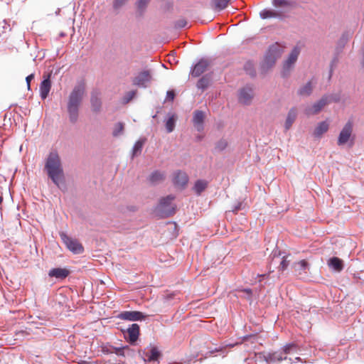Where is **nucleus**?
<instances>
[{"label": "nucleus", "instance_id": "1", "mask_svg": "<svg viewBox=\"0 0 364 364\" xmlns=\"http://www.w3.org/2000/svg\"><path fill=\"white\" fill-rule=\"evenodd\" d=\"M44 170L48 177L59 188L65 185V174L61 158L57 150H51L45 159Z\"/></svg>", "mask_w": 364, "mask_h": 364}, {"label": "nucleus", "instance_id": "2", "mask_svg": "<svg viewBox=\"0 0 364 364\" xmlns=\"http://www.w3.org/2000/svg\"><path fill=\"white\" fill-rule=\"evenodd\" d=\"M85 94V87L82 85L75 86L71 91L67 105V110L69 115V120L75 123L79 117V109Z\"/></svg>", "mask_w": 364, "mask_h": 364}, {"label": "nucleus", "instance_id": "3", "mask_svg": "<svg viewBox=\"0 0 364 364\" xmlns=\"http://www.w3.org/2000/svg\"><path fill=\"white\" fill-rule=\"evenodd\" d=\"M353 123L352 121H348L342 128L338 137L337 144L338 146H343L350 143L349 146L353 144L354 136H353Z\"/></svg>", "mask_w": 364, "mask_h": 364}, {"label": "nucleus", "instance_id": "4", "mask_svg": "<svg viewBox=\"0 0 364 364\" xmlns=\"http://www.w3.org/2000/svg\"><path fill=\"white\" fill-rule=\"evenodd\" d=\"M300 53V49L298 47H294L290 52L287 59L284 61L282 70V75L287 77L289 75L291 71L294 67V65L298 59Z\"/></svg>", "mask_w": 364, "mask_h": 364}, {"label": "nucleus", "instance_id": "5", "mask_svg": "<svg viewBox=\"0 0 364 364\" xmlns=\"http://www.w3.org/2000/svg\"><path fill=\"white\" fill-rule=\"evenodd\" d=\"M174 196L169 195L161 199L157 209L162 214V216L168 217L175 213L176 206L173 204Z\"/></svg>", "mask_w": 364, "mask_h": 364}, {"label": "nucleus", "instance_id": "6", "mask_svg": "<svg viewBox=\"0 0 364 364\" xmlns=\"http://www.w3.org/2000/svg\"><path fill=\"white\" fill-rule=\"evenodd\" d=\"M280 50L277 46H272L269 48L262 64L263 70H268L272 68L276 63L277 60L280 57Z\"/></svg>", "mask_w": 364, "mask_h": 364}, {"label": "nucleus", "instance_id": "7", "mask_svg": "<svg viewBox=\"0 0 364 364\" xmlns=\"http://www.w3.org/2000/svg\"><path fill=\"white\" fill-rule=\"evenodd\" d=\"M60 235L66 247L74 254H80L83 252V247L78 240L68 237L64 232H61Z\"/></svg>", "mask_w": 364, "mask_h": 364}, {"label": "nucleus", "instance_id": "8", "mask_svg": "<svg viewBox=\"0 0 364 364\" xmlns=\"http://www.w3.org/2000/svg\"><path fill=\"white\" fill-rule=\"evenodd\" d=\"M152 80L151 73L149 70L140 72L134 79L133 84L140 87H146Z\"/></svg>", "mask_w": 364, "mask_h": 364}, {"label": "nucleus", "instance_id": "9", "mask_svg": "<svg viewBox=\"0 0 364 364\" xmlns=\"http://www.w3.org/2000/svg\"><path fill=\"white\" fill-rule=\"evenodd\" d=\"M328 104V97L327 96H323L318 102H315L311 106L307 107L305 109V113L307 115L316 114Z\"/></svg>", "mask_w": 364, "mask_h": 364}, {"label": "nucleus", "instance_id": "10", "mask_svg": "<svg viewBox=\"0 0 364 364\" xmlns=\"http://www.w3.org/2000/svg\"><path fill=\"white\" fill-rule=\"evenodd\" d=\"M253 89L249 85H247L240 89L238 93L239 102L243 105H250L253 99Z\"/></svg>", "mask_w": 364, "mask_h": 364}, {"label": "nucleus", "instance_id": "11", "mask_svg": "<svg viewBox=\"0 0 364 364\" xmlns=\"http://www.w3.org/2000/svg\"><path fill=\"white\" fill-rule=\"evenodd\" d=\"M146 317L143 313L136 311H125L118 314L117 318L124 321H141Z\"/></svg>", "mask_w": 364, "mask_h": 364}, {"label": "nucleus", "instance_id": "12", "mask_svg": "<svg viewBox=\"0 0 364 364\" xmlns=\"http://www.w3.org/2000/svg\"><path fill=\"white\" fill-rule=\"evenodd\" d=\"M209 66V62L206 59L199 60L191 70V74L193 77H198L203 74Z\"/></svg>", "mask_w": 364, "mask_h": 364}, {"label": "nucleus", "instance_id": "13", "mask_svg": "<svg viewBox=\"0 0 364 364\" xmlns=\"http://www.w3.org/2000/svg\"><path fill=\"white\" fill-rule=\"evenodd\" d=\"M173 181L175 186L184 188L188 181V176L185 172L177 171L173 173Z\"/></svg>", "mask_w": 364, "mask_h": 364}, {"label": "nucleus", "instance_id": "14", "mask_svg": "<svg viewBox=\"0 0 364 364\" xmlns=\"http://www.w3.org/2000/svg\"><path fill=\"white\" fill-rule=\"evenodd\" d=\"M50 77V74H48L46 77H44L43 80L41 82L40 85V96L43 100H45L48 97L51 88V82Z\"/></svg>", "mask_w": 364, "mask_h": 364}, {"label": "nucleus", "instance_id": "15", "mask_svg": "<svg viewBox=\"0 0 364 364\" xmlns=\"http://www.w3.org/2000/svg\"><path fill=\"white\" fill-rule=\"evenodd\" d=\"M205 119V113L200 110H196L193 113V123L196 129L198 132L203 129V122Z\"/></svg>", "mask_w": 364, "mask_h": 364}, {"label": "nucleus", "instance_id": "16", "mask_svg": "<svg viewBox=\"0 0 364 364\" xmlns=\"http://www.w3.org/2000/svg\"><path fill=\"white\" fill-rule=\"evenodd\" d=\"M139 335V326L136 323L132 324L127 331L126 337L131 343H134Z\"/></svg>", "mask_w": 364, "mask_h": 364}, {"label": "nucleus", "instance_id": "17", "mask_svg": "<svg viewBox=\"0 0 364 364\" xmlns=\"http://www.w3.org/2000/svg\"><path fill=\"white\" fill-rule=\"evenodd\" d=\"M272 4L276 8L289 10L294 7L296 3L294 0H272Z\"/></svg>", "mask_w": 364, "mask_h": 364}, {"label": "nucleus", "instance_id": "18", "mask_svg": "<svg viewBox=\"0 0 364 364\" xmlns=\"http://www.w3.org/2000/svg\"><path fill=\"white\" fill-rule=\"evenodd\" d=\"M161 355V353L156 347H152L149 351L145 353L144 360L145 362L158 361Z\"/></svg>", "mask_w": 364, "mask_h": 364}, {"label": "nucleus", "instance_id": "19", "mask_svg": "<svg viewBox=\"0 0 364 364\" xmlns=\"http://www.w3.org/2000/svg\"><path fill=\"white\" fill-rule=\"evenodd\" d=\"M328 128L329 124L326 121L318 123L314 129V136L316 138H321L328 130Z\"/></svg>", "mask_w": 364, "mask_h": 364}, {"label": "nucleus", "instance_id": "20", "mask_svg": "<svg viewBox=\"0 0 364 364\" xmlns=\"http://www.w3.org/2000/svg\"><path fill=\"white\" fill-rule=\"evenodd\" d=\"M150 0H137L135 3L136 14L138 16H142L149 4Z\"/></svg>", "mask_w": 364, "mask_h": 364}, {"label": "nucleus", "instance_id": "21", "mask_svg": "<svg viewBox=\"0 0 364 364\" xmlns=\"http://www.w3.org/2000/svg\"><path fill=\"white\" fill-rule=\"evenodd\" d=\"M164 179L165 174L164 172L160 171H155L152 172L149 177V181L153 185L158 184L162 182Z\"/></svg>", "mask_w": 364, "mask_h": 364}, {"label": "nucleus", "instance_id": "22", "mask_svg": "<svg viewBox=\"0 0 364 364\" xmlns=\"http://www.w3.org/2000/svg\"><path fill=\"white\" fill-rule=\"evenodd\" d=\"M69 274V271L63 268H54L50 270L48 275L58 279H64Z\"/></svg>", "mask_w": 364, "mask_h": 364}, {"label": "nucleus", "instance_id": "23", "mask_svg": "<svg viewBox=\"0 0 364 364\" xmlns=\"http://www.w3.org/2000/svg\"><path fill=\"white\" fill-rule=\"evenodd\" d=\"M296 116H297V111H296V108H291L289 111L286 121H285L284 127H285L286 130H289L290 129L292 124L295 121Z\"/></svg>", "mask_w": 364, "mask_h": 364}, {"label": "nucleus", "instance_id": "24", "mask_svg": "<svg viewBox=\"0 0 364 364\" xmlns=\"http://www.w3.org/2000/svg\"><path fill=\"white\" fill-rule=\"evenodd\" d=\"M329 267L336 272H341L343 268V261L338 257H332L328 262Z\"/></svg>", "mask_w": 364, "mask_h": 364}, {"label": "nucleus", "instance_id": "25", "mask_svg": "<svg viewBox=\"0 0 364 364\" xmlns=\"http://www.w3.org/2000/svg\"><path fill=\"white\" fill-rule=\"evenodd\" d=\"M92 110L97 112L102 106L101 99L97 93H92L90 99Z\"/></svg>", "mask_w": 364, "mask_h": 364}, {"label": "nucleus", "instance_id": "26", "mask_svg": "<svg viewBox=\"0 0 364 364\" xmlns=\"http://www.w3.org/2000/svg\"><path fill=\"white\" fill-rule=\"evenodd\" d=\"M211 78L208 75L203 76L197 82V87L200 90H204L207 89L210 85Z\"/></svg>", "mask_w": 364, "mask_h": 364}, {"label": "nucleus", "instance_id": "27", "mask_svg": "<svg viewBox=\"0 0 364 364\" xmlns=\"http://www.w3.org/2000/svg\"><path fill=\"white\" fill-rule=\"evenodd\" d=\"M313 86L311 82H308L298 90V95L300 96H309L311 94Z\"/></svg>", "mask_w": 364, "mask_h": 364}, {"label": "nucleus", "instance_id": "28", "mask_svg": "<svg viewBox=\"0 0 364 364\" xmlns=\"http://www.w3.org/2000/svg\"><path fill=\"white\" fill-rule=\"evenodd\" d=\"M208 186V182L205 180H198L194 185L193 190L196 194L200 195Z\"/></svg>", "mask_w": 364, "mask_h": 364}, {"label": "nucleus", "instance_id": "29", "mask_svg": "<svg viewBox=\"0 0 364 364\" xmlns=\"http://www.w3.org/2000/svg\"><path fill=\"white\" fill-rule=\"evenodd\" d=\"M176 117L174 115H171L166 122V129L168 133H171L174 130L175 124H176Z\"/></svg>", "mask_w": 364, "mask_h": 364}, {"label": "nucleus", "instance_id": "30", "mask_svg": "<svg viewBox=\"0 0 364 364\" xmlns=\"http://www.w3.org/2000/svg\"><path fill=\"white\" fill-rule=\"evenodd\" d=\"M230 0H214V9L217 11H221L227 7Z\"/></svg>", "mask_w": 364, "mask_h": 364}, {"label": "nucleus", "instance_id": "31", "mask_svg": "<svg viewBox=\"0 0 364 364\" xmlns=\"http://www.w3.org/2000/svg\"><path fill=\"white\" fill-rule=\"evenodd\" d=\"M259 16L262 18L265 19L268 18H275L278 16V14L276 11L272 10L264 9L259 13Z\"/></svg>", "mask_w": 364, "mask_h": 364}, {"label": "nucleus", "instance_id": "32", "mask_svg": "<svg viewBox=\"0 0 364 364\" xmlns=\"http://www.w3.org/2000/svg\"><path fill=\"white\" fill-rule=\"evenodd\" d=\"M129 0H114L112 3L113 9L115 11H120Z\"/></svg>", "mask_w": 364, "mask_h": 364}, {"label": "nucleus", "instance_id": "33", "mask_svg": "<svg viewBox=\"0 0 364 364\" xmlns=\"http://www.w3.org/2000/svg\"><path fill=\"white\" fill-rule=\"evenodd\" d=\"M297 350H298V347L295 343L287 344L283 348V352L285 354H292V353H296Z\"/></svg>", "mask_w": 364, "mask_h": 364}, {"label": "nucleus", "instance_id": "34", "mask_svg": "<svg viewBox=\"0 0 364 364\" xmlns=\"http://www.w3.org/2000/svg\"><path fill=\"white\" fill-rule=\"evenodd\" d=\"M144 144V140H138L135 143L132 150L133 156L141 154Z\"/></svg>", "mask_w": 364, "mask_h": 364}, {"label": "nucleus", "instance_id": "35", "mask_svg": "<svg viewBox=\"0 0 364 364\" xmlns=\"http://www.w3.org/2000/svg\"><path fill=\"white\" fill-rule=\"evenodd\" d=\"M287 357H282L280 354L277 353H274L272 355H269L268 358H267V361L269 363H272V362H280L283 360H287Z\"/></svg>", "mask_w": 364, "mask_h": 364}, {"label": "nucleus", "instance_id": "36", "mask_svg": "<svg viewBox=\"0 0 364 364\" xmlns=\"http://www.w3.org/2000/svg\"><path fill=\"white\" fill-rule=\"evenodd\" d=\"M135 95L136 91L134 90L127 92V93H125L122 98L123 103L127 104L134 97Z\"/></svg>", "mask_w": 364, "mask_h": 364}, {"label": "nucleus", "instance_id": "37", "mask_svg": "<svg viewBox=\"0 0 364 364\" xmlns=\"http://www.w3.org/2000/svg\"><path fill=\"white\" fill-rule=\"evenodd\" d=\"M124 130V124L122 122H119L115 125V127L113 130V135L114 136H118L123 133Z\"/></svg>", "mask_w": 364, "mask_h": 364}, {"label": "nucleus", "instance_id": "38", "mask_svg": "<svg viewBox=\"0 0 364 364\" xmlns=\"http://www.w3.org/2000/svg\"><path fill=\"white\" fill-rule=\"evenodd\" d=\"M228 146V142L225 139L220 140L215 146V149L218 151H223Z\"/></svg>", "mask_w": 364, "mask_h": 364}, {"label": "nucleus", "instance_id": "39", "mask_svg": "<svg viewBox=\"0 0 364 364\" xmlns=\"http://www.w3.org/2000/svg\"><path fill=\"white\" fill-rule=\"evenodd\" d=\"M308 267V263L305 260H301L298 263L296 264V269L299 270H305Z\"/></svg>", "mask_w": 364, "mask_h": 364}, {"label": "nucleus", "instance_id": "40", "mask_svg": "<svg viewBox=\"0 0 364 364\" xmlns=\"http://www.w3.org/2000/svg\"><path fill=\"white\" fill-rule=\"evenodd\" d=\"M326 96L328 97V104L332 102H337L340 100V95L338 94H331Z\"/></svg>", "mask_w": 364, "mask_h": 364}, {"label": "nucleus", "instance_id": "41", "mask_svg": "<svg viewBox=\"0 0 364 364\" xmlns=\"http://www.w3.org/2000/svg\"><path fill=\"white\" fill-rule=\"evenodd\" d=\"M289 262L286 259L285 257H283L282 260L280 262L279 269L280 271H284L288 266Z\"/></svg>", "mask_w": 364, "mask_h": 364}, {"label": "nucleus", "instance_id": "42", "mask_svg": "<svg viewBox=\"0 0 364 364\" xmlns=\"http://www.w3.org/2000/svg\"><path fill=\"white\" fill-rule=\"evenodd\" d=\"M187 24V22L186 20L184 19H181L179 21H178L176 23V26L177 28H183L186 26Z\"/></svg>", "mask_w": 364, "mask_h": 364}, {"label": "nucleus", "instance_id": "43", "mask_svg": "<svg viewBox=\"0 0 364 364\" xmlns=\"http://www.w3.org/2000/svg\"><path fill=\"white\" fill-rule=\"evenodd\" d=\"M33 78H34V74H31V75H28L26 78V84H27V87H28V90L30 89V87H31V81Z\"/></svg>", "mask_w": 364, "mask_h": 364}, {"label": "nucleus", "instance_id": "44", "mask_svg": "<svg viewBox=\"0 0 364 364\" xmlns=\"http://www.w3.org/2000/svg\"><path fill=\"white\" fill-rule=\"evenodd\" d=\"M174 97H175V93H174V92L173 90H169V91L167 92V93H166V99L168 100H171V101L173 100Z\"/></svg>", "mask_w": 364, "mask_h": 364}, {"label": "nucleus", "instance_id": "45", "mask_svg": "<svg viewBox=\"0 0 364 364\" xmlns=\"http://www.w3.org/2000/svg\"><path fill=\"white\" fill-rule=\"evenodd\" d=\"M242 203H238L232 209V212L237 213L239 210H241L242 208Z\"/></svg>", "mask_w": 364, "mask_h": 364}, {"label": "nucleus", "instance_id": "46", "mask_svg": "<svg viewBox=\"0 0 364 364\" xmlns=\"http://www.w3.org/2000/svg\"><path fill=\"white\" fill-rule=\"evenodd\" d=\"M244 292L247 293V294H248V296H250L251 295V294H252V291H251V289H245V290H244Z\"/></svg>", "mask_w": 364, "mask_h": 364}, {"label": "nucleus", "instance_id": "47", "mask_svg": "<svg viewBox=\"0 0 364 364\" xmlns=\"http://www.w3.org/2000/svg\"><path fill=\"white\" fill-rule=\"evenodd\" d=\"M248 73H249L250 75H252V76H254V75H255V71H252V70H250V71L248 72Z\"/></svg>", "mask_w": 364, "mask_h": 364}, {"label": "nucleus", "instance_id": "48", "mask_svg": "<svg viewBox=\"0 0 364 364\" xmlns=\"http://www.w3.org/2000/svg\"><path fill=\"white\" fill-rule=\"evenodd\" d=\"M79 364H90V363L87 362L83 361L82 363H80Z\"/></svg>", "mask_w": 364, "mask_h": 364}, {"label": "nucleus", "instance_id": "49", "mask_svg": "<svg viewBox=\"0 0 364 364\" xmlns=\"http://www.w3.org/2000/svg\"><path fill=\"white\" fill-rule=\"evenodd\" d=\"M295 360H300V358H299V357H296V358H295Z\"/></svg>", "mask_w": 364, "mask_h": 364}]
</instances>
